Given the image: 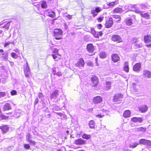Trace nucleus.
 <instances>
[{
  "label": "nucleus",
  "mask_w": 151,
  "mask_h": 151,
  "mask_svg": "<svg viewBox=\"0 0 151 151\" xmlns=\"http://www.w3.org/2000/svg\"><path fill=\"white\" fill-rule=\"evenodd\" d=\"M104 113H106V115H108V114H109V111H108V110H104Z\"/></svg>",
  "instance_id": "680f3d73"
},
{
  "label": "nucleus",
  "mask_w": 151,
  "mask_h": 151,
  "mask_svg": "<svg viewBox=\"0 0 151 151\" xmlns=\"http://www.w3.org/2000/svg\"><path fill=\"white\" fill-rule=\"evenodd\" d=\"M106 85L104 87V90L107 91L110 89L111 86V83L110 81H106Z\"/></svg>",
  "instance_id": "aec40b11"
},
{
  "label": "nucleus",
  "mask_w": 151,
  "mask_h": 151,
  "mask_svg": "<svg viewBox=\"0 0 151 151\" xmlns=\"http://www.w3.org/2000/svg\"><path fill=\"white\" fill-rule=\"evenodd\" d=\"M27 140L28 141L31 140L30 138H31V136L30 134H28L27 136Z\"/></svg>",
  "instance_id": "79ce46f5"
},
{
  "label": "nucleus",
  "mask_w": 151,
  "mask_h": 151,
  "mask_svg": "<svg viewBox=\"0 0 151 151\" xmlns=\"http://www.w3.org/2000/svg\"><path fill=\"white\" fill-rule=\"evenodd\" d=\"M17 91L15 90L12 91L11 92V94L12 95H14L17 94Z\"/></svg>",
  "instance_id": "ea45409f"
},
{
  "label": "nucleus",
  "mask_w": 151,
  "mask_h": 151,
  "mask_svg": "<svg viewBox=\"0 0 151 151\" xmlns=\"http://www.w3.org/2000/svg\"><path fill=\"white\" fill-rule=\"evenodd\" d=\"M52 73L54 75H55L56 74V68H52Z\"/></svg>",
  "instance_id": "de8ad7c7"
},
{
  "label": "nucleus",
  "mask_w": 151,
  "mask_h": 151,
  "mask_svg": "<svg viewBox=\"0 0 151 151\" xmlns=\"http://www.w3.org/2000/svg\"><path fill=\"white\" fill-rule=\"evenodd\" d=\"M89 126L90 128L93 129L95 127V122L93 120H91L89 122Z\"/></svg>",
  "instance_id": "b1692460"
},
{
  "label": "nucleus",
  "mask_w": 151,
  "mask_h": 151,
  "mask_svg": "<svg viewBox=\"0 0 151 151\" xmlns=\"http://www.w3.org/2000/svg\"><path fill=\"white\" fill-rule=\"evenodd\" d=\"M12 109V107L10 104L6 103L5 104L3 107V110L4 111Z\"/></svg>",
  "instance_id": "2eb2a0df"
},
{
  "label": "nucleus",
  "mask_w": 151,
  "mask_h": 151,
  "mask_svg": "<svg viewBox=\"0 0 151 151\" xmlns=\"http://www.w3.org/2000/svg\"><path fill=\"white\" fill-rule=\"evenodd\" d=\"M101 9L99 7H96L94 9L92 10L91 11V13L92 14L93 17L97 16V13L101 11Z\"/></svg>",
  "instance_id": "39448f33"
},
{
  "label": "nucleus",
  "mask_w": 151,
  "mask_h": 151,
  "mask_svg": "<svg viewBox=\"0 0 151 151\" xmlns=\"http://www.w3.org/2000/svg\"><path fill=\"white\" fill-rule=\"evenodd\" d=\"M10 44L14 45V42H9L7 43H5L4 44V47H6L7 45H10Z\"/></svg>",
  "instance_id": "e433bc0d"
},
{
  "label": "nucleus",
  "mask_w": 151,
  "mask_h": 151,
  "mask_svg": "<svg viewBox=\"0 0 151 151\" xmlns=\"http://www.w3.org/2000/svg\"><path fill=\"white\" fill-rule=\"evenodd\" d=\"M139 6L141 9H142L145 10L148 8L147 5L145 4H141L139 5Z\"/></svg>",
  "instance_id": "c85d7f7f"
},
{
  "label": "nucleus",
  "mask_w": 151,
  "mask_h": 151,
  "mask_svg": "<svg viewBox=\"0 0 151 151\" xmlns=\"http://www.w3.org/2000/svg\"><path fill=\"white\" fill-rule=\"evenodd\" d=\"M48 14V16L52 18H53L55 16V13L53 11L49 12Z\"/></svg>",
  "instance_id": "cd10ccee"
},
{
  "label": "nucleus",
  "mask_w": 151,
  "mask_h": 151,
  "mask_svg": "<svg viewBox=\"0 0 151 151\" xmlns=\"http://www.w3.org/2000/svg\"><path fill=\"white\" fill-rule=\"evenodd\" d=\"M113 22L112 18H110L108 21L106 22L105 26L106 28H109L111 27L113 24Z\"/></svg>",
  "instance_id": "f8f14e48"
},
{
  "label": "nucleus",
  "mask_w": 151,
  "mask_h": 151,
  "mask_svg": "<svg viewBox=\"0 0 151 151\" xmlns=\"http://www.w3.org/2000/svg\"><path fill=\"white\" fill-rule=\"evenodd\" d=\"M38 96L39 98L41 99H42L43 98V96L42 93L40 92L39 93Z\"/></svg>",
  "instance_id": "a19ab883"
},
{
  "label": "nucleus",
  "mask_w": 151,
  "mask_h": 151,
  "mask_svg": "<svg viewBox=\"0 0 151 151\" xmlns=\"http://www.w3.org/2000/svg\"><path fill=\"white\" fill-rule=\"evenodd\" d=\"M67 17L69 19H70L72 18V16L69 14H68L67 16Z\"/></svg>",
  "instance_id": "864d4df0"
},
{
  "label": "nucleus",
  "mask_w": 151,
  "mask_h": 151,
  "mask_svg": "<svg viewBox=\"0 0 151 151\" xmlns=\"http://www.w3.org/2000/svg\"><path fill=\"white\" fill-rule=\"evenodd\" d=\"M148 109L147 106L146 105H141L139 108V110L142 113H145Z\"/></svg>",
  "instance_id": "9b49d317"
},
{
  "label": "nucleus",
  "mask_w": 151,
  "mask_h": 151,
  "mask_svg": "<svg viewBox=\"0 0 151 151\" xmlns=\"http://www.w3.org/2000/svg\"><path fill=\"white\" fill-rule=\"evenodd\" d=\"M11 55V56L14 59H16L18 58V55L14 52H12Z\"/></svg>",
  "instance_id": "72a5a7b5"
},
{
  "label": "nucleus",
  "mask_w": 151,
  "mask_h": 151,
  "mask_svg": "<svg viewBox=\"0 0 151 151\" xmlns=\"http://www.w3.org/2000/svg\"><path fill=\"white\" fill-rule=\"evenodd\" d=\"M52 55L54 59H55L58 57L57 55H58V54H52Z\"/></svg>",
  "instance_id": "8fccbe9b"
},
{
  "label": "nucleus",
  "mask_w": 151,
  "mask_h": 151,
  "mask_svg": "<svg viewBox=\"0 0 151 151\" xmlns=\"http://www.w3.org/2000/svg\"><path fill=\"white\" fill-rule=\"evenodd\" d=\"M143 75L145 77H147L148 78H151V72L148 70H144L143 71Z\"/></svg>",
  "instance_id": "f3484780"
},
{
  "label": "nucleus",
  "mask_w": 151,
  "mask_h": 151,
  "mask_svg": "<svg viewBox=\"0 0 151 151\" xmlns=\"http://www.w3.org/2000/svg\"><path fill=\"white\" fill-rule=\"evenodd\" d=\"M141 64L140 63H137L135 64L133 68V70L136 72H139L141 68Z\"/></svg>",
  "instance_id": "20e7f679"
},
{
  "label": "nucleus",
  "mask_w": 151,
  "mask_h": 151,
  "mask_svg": "<svg viewBox=\"0 0 151 151\" xmlns=\"http://www.w3.org/2000/svg\"><path fill=\"white\" fill-rule=\"evenodd\" d=\"M56 74L57 76H61L62 75V74L61 72H58L57 73H56Z\"/></svg>",
  "instance_id": "5fc2aeb1"
},
{
  "label": "nucleus",
  "mask_w": 151,
  "mask_h": 151,
  "mask_svg": "<svg viewBox=\"0 0 151 151\" xmlns=\"http://www.w3.org/2000/svg\"><path fill=\"white\" fill-rule=\"evenodd\" d=\"M103 115L102 116L101 114H98L97 115H96V117H98L99 118H101V117H103Z\"/></svg>",
  "instance_id": "052dcab7"
},
{
  "label": "nucleus",
  "mask_w": 151,
  "mask_h": 151,
  "mask_svg": "<svg viewBox=\"0 0 151 151\" xmlns=\"http://www.w3.org/2000/svg\"><path fill=\"white\" fill-rule=\"evenodd\" d=\"M99 36V35L100 36H101L103 35V33L101 31H100V32H98Z\"/></svg>",
  "instance_id": "e2e57ef3"
},
{
  "label": "nucleus",
  "mask_w": 151,
  "mask_h": 151,
  "mask_svg": "<svg viewBox=\"0 0 151 151\" xmlns=\"http://www.w3.org/2000/svg\"><path fill=\"white\" fill-rule=\"evenodd\" d=\"M28 71L26 72V71H24L25 76V77H27L28 76Z\"/></svg>",
  "instance_id": "6e6d98bb"
},
{
  "label": "nucleus",
  "mask_w": 151,
  "mask_h": 151,
  "mask_svg": "<svg viewBox=\"0 0 151 151\" xmlns=\"http://www.w3.org/2000/svg\"><path fill=\"white\" fill-rule=\"evenodd\" d=\"M132 121L134 122H138L139 123H141L142 122V118L141 117H134L131 119Z\"/></svg>",
  "instance_id": "dca6fc26"
},
{
  "label": "nucleus",
  "mask_w": 151,
  "mask_h": 151,
  "mask_svg": "<svg viewBox=\"0 0 151 151\" xmlns=\"http://www.w3.org/2000/svg\"><path fill=\"white\" fill-rule=\"evenodd\" d=\"M112 60L114 62H116L119 60V57L118 55L114 54L111 55Z\"/></svg>",
  "instance_id": "4468645a"
},
{
  "label": "nucleus",
  "mask_w": 151,
  "mask_h": 151,
  "mask_svg": "<svg viewBox=\"0 0 151 151\" xmlns=\"http://www.w3.org/2000/svg\"><path fill=\"white\" fill-rule=\"evenodd\" d=\"M85 143V141L81 138L75 140L74 142L75 144L78 145L84 144Z\"/></svg>",
  "instance_id": "ddd939ff"
},
{
  "label": "nucleus",
  "mask_w": 151,
  "mask_h": 151,
  "mask_svg": "<svg viewBox=\"0 0 151 151\" xmlns=\"http://www.w3.org/2000/svg\"><path fill=\"white\" fill-rule=\"evenodd\" d=\"M91 33L93 35L96 32L95 30L93 28H91Z\"/></svg>",
  "instance_id": "3c124183"
},
{
  "label": "nucleus",
  "mask_w": 151,
  "mask_h": 151,
  "mask_svg": "<svg viewBox=\"0 0 151 151\" xmlns=\"http://www.w3.org/2000/svg\"><path fill=\"white\" fill-rule=\"evenodd\" d=\"M141 15L142 17L146 19H148L149 18V16L147 13L141 14Z\"/></svg>",
  "instance_id": "473e14b6"
},
{
  "label": "nucleus",
  "mask_w": 151,
  "mask_h": 151,
  "mask_svg": "<svg viewBox=\"0 0 151 151\" xmlns=\"http://www.w3.org/2000/svg\"><path fill=\"white\" fill-rule=\"evenodd\" d=\"M3 134H5L9 130V127L7 126H4L0 127Z\"/></svg>",
  "instance_id": "a211bd4d"
},
{
  "label": "nucleus",
  "mask_w": 151,
  "mask_h": 151,
  "mask_svg": "<svg viewBox=\"0 0 151 151\" xmlns=\"http://www.w3.org/2000/svg\"><path fill=\"white\" fill-rule=\"evenodd\" d=\"M102 101V98L99 96H96L93 98V101L95 104H97L101 102Z\"/></svg>",
  "instance_id": "423d86ee"
},
{
  "label": "nucleus",
  "mask_w": 151,
  "mask_h": 151,
  "mask_svg": "<svg viewBox=\"0 0 151 151\" xmlns=\"http://www.w3.org/2000/svg\"><path fill=\"white\" fill-rule=\"evenodd\" d=\"M87 65L88 66H93V63L91 61H89L88 62Z\"/></svg>",
  "instance_id": "49530a36"
},
{
  "label": "nucleus",
  "mask_w": 151,
  "mask_h": 151,
  "mask_svg": "<svg viewBox=\"0 0 151 151\" xmlns=\"http://www.w3.org/2000/svg\"><path fill=\"white\" fill-rule=\"evenodd\" d=\"M147 140L142 139H140L139 141V143L140 144L146 145L147 143Z\"/></svg>",
  "instance_id": "c756f323"
},
{
  "label": "nucleus",
  "mask_w": 151,
  "mask_h": 151,
  "mask_svg": "<svg viewBox=\"0 0 151 151\" xmlns=\"http://www.w3.org/2000/svg\"><path fill=\"white\" fill-rule=\"evenodd\" d=\"M112 40L114 41H117L120 42L122 41L121 37L118 35H114L112 36Z\"/></svg>",
  "instance_id": "6e6552de"
},
{
  "label": "nucleus",
  "mask_w": 151,
  "mask_h": 151,
  "mask_svg": "<svg viewBox=\"0 0 151 151\" xmlns=\"http://www.w3.org/2000/svg\"><path fill=\"white\" fill-rule=\"evenodd\" d=\"M41 7L42 8H46L47 7V6L46 2L43 1L41 4Z\"/></svg>",
  "instance_id": "f704fd0d"
},
{
  "label": "nucleus",
  "mask_w": 151,
  "mask_h": 151,
  "mask_svg": "<svg viewBox=\"0 0 151 151\" xmlns=\"http://www.w3.org/2000/svg\"><path fill=\"white\" fill-rule=\"evenodd\" d=\"M59 92L58 90L55 91L51 94V99H55L58 96Z\"/></svg>",
  "instance_id": "6ab92c4d"
},
{
  "label": "nucleus",
  "mask_w": 151,
  "mask_h": 151,
  "mask_svg": "<svg viewBox=\"0 0 151 151\" xmlns=\"http://www.w3.org/2000/svg\"><path fill=\"white\" fill-rule=\"evenodd\" d=\"M99 57L101 58H104V52H103L101 53L99 55Z\"/></svg>",
  "instance_id": "a18cd8bd"
},
{
  "label": "nucleus",
  "mask_w": 151,
  "mask_h": 151,
  "mask_svg": "<svg viewBox=\"0 0 151 151\" xmlns=\"http://www.w3.org/2000/svg\"><path fill=\"white\" fill-rule=\"evenodd\" d=\"M151 37L150 35L145 36L144 39L145 42L147 44L146 45L148 47H151Z\"/></svg>",
  "instance_id": "7ed1b4c3"
},
{
  "label": "nucleus",
  "mask_w": 151,
  "mask_h": 151,
  "mask_svg": "<svg viewBox=\"0 0 151 151\" xmlns=\"http://www.w3.org/2000/svg\"><path fill=\"white\" fill-rule=\"evenodd\" d=\"M6 94V93L4 92H0V98L4 96Z\"/></svg>",
  "instance_id": "58836bf2"
},
{
  "label": "nucleus",
  "mask_w": 151,
  "mask_h": 151,
  "mask_svg": "<svg viewBox=\"0 0 151 151\" xmlns=\"http://www.w3.org/2000/svg\"><path fill=\"white\" fill-rule=\"evenodd\" d=\"M24 147L25 148L28 149L30 148L29 145L28 144H25L24 145Z\"/></svg>",
  "instance_id": "37998d69"
},
{
  "label": "nucleus",
  "mask_w": 151,
  "mask_h": 151,
  "mask_svg": "<svg viewBox=\"0 0 151 151\" xmlns=\"http://www.w3.org/2000/svg\"><path fill=\"white\" fill-rule=\"evenodd\" d=\"M135 12L137 13L140 14H142V12L141 11H140L138 9H135Z\"/></svg>",
  "instance_id": "603ef678"
},
{
  "label": "nucleus",
  "mask_w": 151,
  "mask_h": 151,
  "mask_svg": "<svg viewBox=\"0 0 151 151\" xmlns=\"http://www.w3.org/2000/svg\"><path fill=\"white\" fill-rule=\"evenodd\" d=\"M58 50L56 48H54L52 50L53 53L58 54V56H61L58 53Z\"/></svg>",
  "instance_id": "c9c22d12"
},
{
  "label": "nucleus",
  "mask_w": 151,
  "mask_h": 151,
  "mask_svg": "<svg viewBox=\"0 0 151 151\" xmlns=\"http://www.w3.org/2000/svg\"><path fill=\"white\" fill-rule=\"evenodd\" d=\"M102 27V26L100 24H98L97 26V28L99 29H101Z\"/></svg>",
  "instance_id": "4d7b16f0"
},
{
  "label": "nucleus",
  "mask_w": 151,
  "mask_h": 151,
  "mask_svg": "<svg viewBox=\"0 0 151 151\" xmlns=\"http://www.w3.org/2000/svg\"><path fill=\"white\" fill-rule=\"evenodd\" d=\"M91 81L92 86H95L98 83V79L96 76H93L91 78Z\"/></svg>",
  "instance_id": "0eeeda50"
},
{
  "label": "nucleus",
  "mask_w": 151,
  "mask_h": 151,
  "mask_svg": "<svg viewBox=\"0 0 151 151\" xmlns=\"http://www.w3.org/2000/svg\"><path fill=\"white\" fill-rule=\"evenodd\" d=\"M30 144L33 145H35V144L36 142L35 141H33L31 139L28 141Z\"/></svg>",
  "instance_id": "c03bdc74"
},
{
  "label": "nucleus",
  "mask_w": 151,
  "mask_h": 151,
  "mask_svg": "<svg viewBox=\"0 0 151 151\" xmlns=\"http://www.w3.org/2000/svg\"><path fill=\"white\" fill-rule=\"evenodd\" d=\"M13 51L17 53H18V52H19V50L17 49H15Z\"/></svg>",
  "instance_id": "0e129e2a"
},
{
  "label": "nucleus",
  "mask_w": 151,
  "mask_h": 151,
  "mask_svg": "<svg viewBox=\"0 0 151 151\" xmlns=\"http://www.w3.org/2000/svg\"><path fill=\"white\" fill-rule=\"evenodd\" d=\"M63 31L60 29H56L54 30L53 35L56 40H60L62 39Z\"/></svg>",
  "instance_id": "f257e3e1"
},
{
  "label": "nucleus",
  "mask_w": 151,
  "mask_h": 151,
  "mask_svg": "<svg viewBox=\"0 0 151 151\" xmlns=\"http://www.w3.org/2000/svg\"><path fill=\"white\" fill-rule=\"evenodd\" d=\"M82 137L83 139H88L91 138V136L90 135L84 134L83 135Z\"/></svg>",
  "instance_id": "7c9ffc66"
},
{
  "label": "nucleus",
  "mask_w": 151,
  "mask_h": 151,
  "mask_svg": "<svg viewBox=\"0 0 151 151\" xmlns=\"http://www.w3.org/2000/svg\"><path fill=\"white\" fill-rule=\"evenodd\" d=\"M149 147H151V141L147 140L146 145Z\"/></svg>",
  "instance_id": "4c0bfd02"
},
{
  "label": "nucleus",
  "mask_w": 151,
  "mask_h": 151,
  "mask_svg": "<svg viewBox=\"0 0 151 151\" xmlns=\"http://www.w3.org/2000/svg\"><path fill=\"white\" fill-rule=\"evenodd\" d=\"M84 65V62L82 58H81L75 64L76 66L79 67L80 66L83 67Z\"/></svg>",
  "instance_id": "9d476101"
},
{
  "label": "nucleus",
  "mask_w": 151,
  "mask_h": 151,
  "mask_svg": "<svg viewBox=\"0 0 151 151\" xmlns=\"http://www.w3.org/2000/svg\"><path fill=\"white\" fill-rule=\"evenodd\" d=\"M125 21L126 24L127 26H131L133 24L132 19H127L125 20Z\"/></svg>",
  "instance_id": "393cba45"
},
{
  "label": "nucleus",
  "mask_w": 151,
  "mask_h": 151,
  "mask_svg": "<svg viewBox=\"0 0 151 151\" xmlns=\"http://www.w3.org/2000/svg\"><path fill=\"white\" fill-rule=\"evenodd\" d=\"M137 131L138 132H145L146 131V129L145 128H143L142 127H140L137 128Z\"/></svg>",
  "instance_id": "2f4dec72"
},
{
  "label": "nucleus",
  "mask_w": 151,
  "mask_h": 151,
  "mask_svg": "<svg viewBox=\"0 0 151 151\" xmlns=\"http://www.w3.org/2000/svg\"><path fill=\"white\" fill-rule=\"evenodd\" d=\"M139 145V143L137 142H133L129 145V147L132 148H134L136 147Z\"/></svg>",
  "instance_id": "bb28decb"
},
{
  "label": "nucleus",
  "mask_w": 151,
  "mask_h": 151,
  "mask_svg": "<svg viewBox=\"0 0 151 151\" xmlns=\"http://www.w3.org/2000/svg\"><path fill=\"white\" fill-rule=\"evenodd\" d=\"M123 98V95L121 93H118L114 96L113 101L115 104H119Z\"/></svg>",
  "instance_id": "f03ea898"
},
{
  "label": "nucleus",
  "mask_w": 151,
  "mask_h": 151,
  "mask_svg": "<svg viewBox=\"0 0 151 151\" xmlns=\"http://www.w3.org/2000/svg\"><path fill=\"white\" fill-rule=\"evenodd\" d=\"M124 70L127 72H128L129 71V67L128 63L126 61L124 63Z\"/></svg>",
  "instance_id": "5701e85b"
},
{
  "label": "nucleus",
  "mask_w": 151,
  "mask_h": 151,
  "mask_svg": "<svg viewBox=\"0 0 151 151\" xmlns=\"http://www.w3.org/2000/svg\"><path fill=\"white\" fill-rule=\"evenodd\" d=\"M131 113L129 111L126 110L123 113V116L125 117H128L130 116Z\"/></svg>",
  "instance_id": "a878e982"
},
{
  "label": "nucleus",
  "mask_w": 151,
  "mask_h": 151,
  "mask_svg": "<svg viewBox=\"0 0 151 151\" xmlns=\"http://www.w3.org/2000/svg\"><path fill=\"white\" fill-rule=\"evenodd\" d=\"M87 50L89 52H92L94 50V47L91 43L88 44L86 47Z\"/></svg>",
  "instance_id": "1a4fd4ad"
},
{
  "label": "nucleus",
  "mask_w": 151,
  "mask_h": 151,
  "mask_svg": "<svg viewBox=\"0 0 151 151\" xmlns=\"http://www.w3.org/2000/svg\"><path fill=\"white\" fill-rule=\"evenodd\" d=\"M115 2H113L110 3L109 4V6H113L115 4Z\"/></svg>",
  "instance_id": "13d9d810"
},
{
  "label": "nucleus",
  "mask_w": 151,
  "mask_h": 151,
  "mask_svg": "<svg viewBox=\"0 0 151 151\" xmlns=\"http://www.w3.org/2000/svg\"><path fill=\"white\" fill-rule=\"evenodd\" d=\"M2 55L1 56V58L4 61H6L7 60L8 58V54L7 53H3L1 54Z\"/></svg>",
  "instance_id": "4be33fe9"
},
{
  "label": "nucleus",
  "mask_w": 151,
  "mask_h": 151,
  "mask_svg": "<svg viewBox=\"0 0 151 151\" xmlns=\"http://www.w3.org/2000/svg\"><path fill=\"white\" fill-rule=\"evenodd\" d=\"M98 20L99 21V22H101L103 20V19L100 18H99L98 19Z\"/></svg>",
  "instance_id": "338daca9"
},
{
  "label": "nucleus",
  "mask_w": 151,
  "mask_h": 151,
  "mask_svg": "<svg viewBox=\"0 0 151 151\" xmlns=\"http://www.w3.org/2000/svg\"><path fill=\"white\" fill-rule=\"evenodd\" d=\"M123 12V10L122 8L117 7L113 10V12L115 13H121Z\"/></svg>",
  "instance_id": "412c9836"
},
{
  "label": "nucleus",
  "mask_w": 151,
  "mask_h": 151,
  "mask_svg": "<svg viewBox=\"0 0 151 151\" xmlns=\"http://www.w3.org/2000/svg\"><path fill=\"white\" fill-rule=\"evenodd\" d=\"M133 90L135 92H137L138 91V89L136 88H134Z\"/></svg>",
  "instance_id": "69168bd1"
},
{
  "label": "nucleus",
  "mask_w": 151,
  "mask_h": 151,
  "mask_svg": "<svg viewBox=\"0 0 151 151\" xmlns=\"http://www.w3.org/2000/svg\"><path fill=\"white\" fill-rule=\"evenodd\" d=\"M96 38L99 37V34L98 32H96L93 35Z\"/></svg>",
  "instance_id": "09e8293b"
},
{
  "label": "nucleus",
  "mask_w": 151,
  "mask_h": 151,
  "mask_svg": "<svg viewBox=\"0 0 151 151\" xmlns=\"http://www.w3.org/2000/svg\"><path fill=\"white\" fill-rule=\"evenodd\" d=\"M114 18L116 19H120L121 18L119 16H116V15H114Z\"/></svg>",
  "instance_id": "bf43d9fd"
},
{
  "label": "nucleus",
  "mask_w": 151,
  "mask_h": 151,
  "mask_svg": "<svg viewBox=\"0 0 151 151\" xmlns=\"http://www.w3.org/2000/svg\"><path fill=\"white\" fill-rule=\"evenodd\" d=\"M57 114L59 116H61L62 115V114L60 113H57Z\"/></svg>",
  "instance_id": "774afa93"
}]
</instances>
